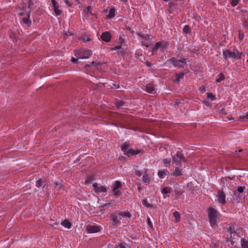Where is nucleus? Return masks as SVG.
Listing matches in <instances>:
<instances>
[{
    "instance_id": "f257e3e1",
    "label": "nucleus",
    "mask_w": 248,
    "mask_h": 248,
    "mask_svg": "<svg viewBox=\"0 0 248 248\" xmlns=\"http://www.w3.org/2000/svg\"><path fill=\"white\" fill-rule=\"evenodd\" d=\"M219 216V212L214 208L210 207L208 209V217L212 228L215 229L217 228V219L218 218Z\"/></svg>"
},
{
    "instance_id": "f03ea898",
    "label": "nucleus",
    "mask_w": 248,
    "mask_h": 248,
    "mask_svg": "<svg viewBox=\"0 0 248 248\" xmlns=\"http://www.w3.org/2000/svg\"><path fill=\"white\" fill-rule=\"evenodd\" d=\"M222 54L224 59L228 61L230 59L232 61L241 59L242 53L239 52L237 49H234L232 51L230 49L223 50Z\"/></svg>"
},
{
    "instance_id": "7ed1b4c3",
    "label": "nucleus",
    "mask_w": 248,
    "mask_h": 248,
    "mask_svg": "<svg viewBox=\"0 0 248 248\" xmlns=\"http://www.w3.org/2000/svg\"><path fill=\"white\" fill-rule=\"evenodd\" d=\"M172 163L176 164L178 166H182V162H186L187 160L185 158L182 151H177L176 154L172 156Z\"/></svg>"
},
{
    "instance_id": "20e7f679",
    "label": "nucleus",
    "mask_w": 248,
    "mask_h": 248,
    "mask_svg": "<svg viewBox=\"0 0 248 248\" xmlns=\"http://www.w3.org/2000/svg\"><path fill=\"white\" fill-rule=\"evenodd\" d=\"M91 55V50L87 49H79L78 50L75 54V56L80 59H88Z\"/></svg>"
},
{
    "instance_id": "39448f33",
    "label": "nucleus",
    "mask_w": 248,
    "mask_h": 248,
    "mask_svg": "<svg viewBox=\"0 0 248 248\" xmlns=\"http://www.w3.org/2000/svg\"><path fill=\"white\" fill-rule=\"evenodd\" d=\"M109 217L112 221L111 224L113 227L116 228L121 224L119 215L116 213V211L110 214Z\"/></svg>"
},
{
    "instance_id": "423d86ee",
    "label": "nucleus",
    "mask_w": 248,
    "mask_h": 248,
    "mask_svg": "<svg viewBox=\"0 0 248 248\" xmlns=\"http://www.w3.org/2000/svg\"><path fill=\"white\" fill-rule=\"evenodd\" d=\"M168 46V43L165 41H159L155 43V46L152 49L153 54L156 53L157 50L160 48L161 50H165Z\"/></svg>"
},
{
    "instance_id": "0eeeda50",
    "label": "nucleus",
    "mask_w": 248,
    "mask_h": 248,
    "mask_svg": "<svg viewBox=\"0 0 248 248\" xmlns=\"http://www.w3.org/2000/svg\"><path fill=\"white\" fill-rule=\"evenodd\" d=\"M172 66L178 68L184 67V65L187 63V59L183 58L181 60H177L175 57H172Z\"/></svg>"
},
{
    "instance_id": "6e6552de",
    "label": "nucleus",
    "mask_w": 248,
    "mask_h": 248,
    "mask_svg": "<svg viewBox=\"0 0 248 248\" xmlns=\"http://www.w3.org/2000/svg\"><path fill=\"white\" fill-rule=\"evenodd\" d=\"M217 202L222 205H224L226 203V195L223 190H218L216 195Z\"/></svg>"
},
{
    "instance_id": "1a4fd4ad",
    "label": "nucleus",
    "mask_w": 248,
    "mask_h": 248,
    "mask_svg": "<svg viewBox=\"0 0 248 248\" xmlns=\"http://www.w3.org/2000/svg\"><path fill=\"white\" fill-rule=\"evenodd\" d=\"M87 232L90 233H95L100 231V228L97 225H88L86 227Z\"/></svg>"
},
{
    "instance_id": "9d476101",
    "label": "nucleus",
    "mask_w": 248,
    "mask_h": 248,
    "mask_svg": "<svg viewBox=\"0 0 248 248\" xmlns=\"http://www.w3.org/2000/svg\"><path fill=\"white\" fill-rule=\"evenodd\" d=\"M53 10L56 16H60L62 14V11L59 9L60 5L55 0H51Z\"/></svg>"
},
{
    "instance_id": "9b49d317",
    "label": "nucleus",
    "mask_w": 248,
    "mask_h": 248,
    "mask_svg": "<svg viewBox=\"0 0 248 248\" xmlns=\"http://www.w3.org/2000/svg\"><path fill=\"white\" fill-rule=\"evenodd\" d=\"M93 186L94 188V192L96 193L100 192H106L107 191V187L105 186H99L97 183H94L93 184Z\"/></svg>"
},
{
    "instance_id": "f8f14e48",
    "label": "nucleus",
    "mask_w": 248,
    "mask_h": 248,
    "mask_svg": "<svg viewBox=\"0 0 248 248\" xmlns=\"http://www.w3.org/2000/svg\"><path fill=\"white\" fill-rule=\"evenodd\" d=\"M100 38L103 41L109 42L111 40V35L109 31H107L102 33Z\"/></svg>"
},
{
    "instance_id": "ddd939ff",
    "label": "nucleus",
    "mask_w": 248,
    "mask_h": 248,
    "mask_svg": "<svg viewBox=\"0 0 248 248\" xmlns=\"http://www.w3.org/2000/svg\"><path fill=\"white\" fill-rule=\"evenodd\" d=\"M116 213L119 215L120 217H122L123 218H130L131 217V215L129 212L122 211L120 210H117Z\"/></svg>"
},
{
    "instance_id": "4468645a",
    "label": "nucleus",
    "mask_w": 248,
    "mask_h": 248,
    "mask_svg": "<svg viewBox=\"0 0 248 248\" xmlns=\"http://www.w3.org/2000/svg\"><path fill=\"white\" fill-rule=\"evenodd\" d=\"M140 152V150H135L132 149H129L125 153V155H126L128 156H131L134 155H136L139 154Z\"/></svg>"
},
{
    "instance_id": "2eb2a0df",
    "label": "nucleus",
    "mask_w": 248,
    "mask_h": 248,
    "mask_svg": "<svg viewBox=\"0 0 248 248\" xmlns=\"http://www.w3.org/2000/svg\"><path fill=\"white\" fill-rule=\"evenodd\" d=\"M115 204V201L114 200H111L108 203H106L101 206H100L99 208L100 210H102V208L110 207Z\"/></svg>"
},
{
    "instance_id": "dca6fc26",
    "label": "nucleus",
    "mask_w": 248,
    "mask_h": 248,
    "mask_svg": "<svg viewBox=\"0 0 248 248\" xmlns=\"http://www.w3.org/2000/svg\"><path fill=\"white\" fill-rule=\"evenodd\" d=\"M31 13V11H28L27 13L26 16L23 17L22 21L24 23L30 25L31 23V21L30 20Z\"/></svg>"
},
{
    "instance_id": "f3484780",
    "label": "nucleus",
    "mask_w": 248,
    "mask_h": 248,
    "mask_svg": "<svg viewBox=\"0 0 248 248\" xmlns=\"http://www.w3.org/2000/svg\"><path fill=\"white\" fill-rule=\"evenodd\" d=\"M145 90L147 92L150 93H154L155 90V86L153 83H149L146 85Z\"/></svg>"
},
{
    "instance_id": "a211bd4d",
    "label": "nucleus",
    "mask_w": 248,
    "mask_h": 248,
    "mask_svg": "<svg viewBox=\"0 0 248 248\" xmlns=\"http://www.w3.org/2000/svg\"><path fill=\"white\" fill-rule=\"evenodd\" d=\"M116 9L114 7L110 8L108 14L107 16V18L111 19L115 16Z\"/></svg>"
},
{
    "instance_id": "6ab92c4d",
    "label": "nucleus",
    "mask_w": 248,
    "mask_h": 248,
    "mask_svg": "<svg viewBox=\"0 0 248 248\" xmlns=\"http://www.w3.org/2000/svg\"><path fill=\"white\" fill-rule=\"evenodd\" d=\"M171 191V188L170 187H164L163 188H162L161 190V192L164 195L163 198L166 199V196L165 195L170 193Z\"/></svg>"
},
{
    "instance_id": "aec40b11",
    "label": "nucleus",
    "mask_w": 248,
    "mask_h": 248,
    "mask_svg": "<svg viewBox=\"0 0 248 248\" xmlns=\"http://www.w3.org/2000/svg\"><path fill=\"white\" fill-rule=\"evenodd\" d=\"M61 225L67 229H70L72 227L71 223L68 220L65 219L61 222Z\"/></svg>"
},
{
    "instance_id": "412c9836",
    "label": "nucleus",
    "mask_w": 248,
    "mask_h": 248,
    "mask_svg": "<svg viewBox=\"0 0 248 248\" xmlns=\"http://www.w3.org/2000/svg\"><path fill=\"white\" fill-rule=\"evenodd\" d=\"M182 170L179 167H176L172 174V175L175 176H179L182 175Z\"/></svg>"
},
{
    "instance_id": "4be33fe9",
    "label": "nucleus",
    "mask_w": 248,
    "mask_h": 248,
    "mask_svg": "<svg viewBox=\"0 0 248 248\" xmlns=\"http://www.w3.org/2000/svg\"><path fill=\"white\" fill-rule=\"evenodd\" d=\"M122 187V183L121 182L119 181H116L114 182V184L112 186V189H119L121 188Z\"/></svg>"
},
{
    "instance_id": "5701e85b",
    "label": "nucleus",
    "mask_w": 248,
    "mask_h": 248,
    "mask_svg": "<svg viewBox=\"0 0 248 248\" xmlns=\"http://www.w3.org/2000/svg\"><path fill=\"white\" fill-rule=\"evenodd\" d=\"M167 172H168L167 170H159L158 171V175L159 178H163L164 176L167 174Z\"/></svg>"
},
{
    "instance_id": "b1692460",
    "label": "nucleus",
    "mask_w": 248,
    "mask_h": 248,
    "mask_svg": "<svg viewBox=\"0 0 248 248\" xmlns=\"http://www.w3.org/2000/svg\"><path fill=\"white\" fill-rule=\"evenodd\" d=\"M129 145L127 143H124L122 146L121 150L124 154L129 150Z\"/></svg>"
},
{
    "instance_id": "393cba45",
    "label": "nucleus",
    "mask_w": 248,
    "mask_h": 248,
    "mask_svg": "<svg viewBox=\"0 0 248 248\" xmlns=\"http://www.w3.org/2000/svg\"><path fill=\"white\" fill-rule=\"evenodd\" d=\"M173 217H175V222H178L180 220L181 216L178 211H175L173 214Z\"/></svg>"
},
{
    "instance_id": "a878e982",
    "label": "nucleus",
    "mask_w": 248,
    "mask_h": 248,
    "mask_svg": "<svg viewBox=\"0 0 248 248\" xmlns=\"http://www.w3.org/2000/svg\"><path fill=\"white\" fill-rule=\"evenodd\" d=\"M172 57L170 59L166 61V62L164 63V66L168 67V68H171L172 65Z\"/></svg>"
},
{
    "instance_id": "bb28decb",
    "label": "nucleus",
    "mask_w": 248,
    "mask_h": 248,
    "mask_svg": "<svg viewBox=\"0 0 248 248\" xmlns=\"http://www.w3.org/2000/svg\"><path fill=\"white\" fill-rule=\"evenodd\" d=\"M184 76V73H183L182 72L178 73V74H176V76H175V77H176V79H175L176 81L177 82H179L181 79L183 78Z\"/></svg>"
},
{
    "instance_id": "cd10ccee",
    "label": "nucleus",
    "mask_w": 248,
    "mask_h": 248,
    "mask_svg": "<svg viewBox=\"0 0 248 248\" xmlns=\"http://www.w3.org/2000/svg\"><path fill=\"white\" fill-rule=\"evenodd\" d=\"M239 120L243 121H248V112L239 116Z\"/></svg>"
},
{
    "instance_id": "c85d7f7f",
    "label": "nucleus",
    "mask_w": 248,
    "mask_h": 248,
    "mask_svg": "<svg viewBox=\"0 0 248 248\" xmlns=\"http://www.w3.org/2000/svg\"><path fill=\"white\" fill-rule=\"evenodd\" d=\"M241 245L242 248H248V241L245 239H241Z\"/></svg>"
},
{
    "instance_id": "c756f323",
    "label": "nucleus",
    "mask_w": 248,
    "mask_h": 248,
    "mask_svg": "<svg viewBox=\"0 0 248 248\" xmlns=\"http://www.w3.org/2000/svg\"><path fill=\"white\" fill-rule=\"evenodd\" d=\"M225 79V76L222 73H220L218 75V78L216 79V81L217 82H220Z\"/></svg>"
},
{
    "instance_id": "7c9ffc66",
    "label": "nucleus",
    "mask_w": 248,
    "mask_h": 248,
    "mask_svg": "<svg viewBox=\"0 0 248 248\" xmlns=\"http://www.w3.org/2000/svg\"><path fill=\"white\" fill-rule=\"evenodd\" d=\"M44 185H45L44 182L41 179H39V180H38L36 181V184H35V186L37 187H41L42 186H44Z\"/></svg>"
},
{
    "instance_id": "2f4dec72",
    "label": "nucleus",
    "mask_w": 248,
    "mask_h": 248,
    "mask_svg": "<svg viewBox=\"0 0 248 248\" xmlns=\"http://www.w3.org/2000/svg\"><path fill=\"white\" fill-rule=\"evenodd\" d=\"M163 163L165 164V167H170V166L171 160L170 158H165L163 159Z\"/></svg>"
},
{
    "instance_id": "473e14b6",
    "label": "nucleus",
    "mask_w": 248,
    "mask_h": 248,
    "mask_svg": "<svg viewBox=\"0 0 248 248\" xmlns=\"http://www.w3.org/2000/svg\"><path fill=\"white\" fill-rule=\"evenodd\" d=\"M183 31L186 34L189 33L191 32V29L187 25L184 26L183 28Z\"/></svg>"
},
{
    "instance_id": "72a5a7b5",
    "label": "nucleus",
    "mask_w": 248,
    "mask_h": 248,
    "mask_svg": "<svg viewBox=\"0 0 248 248\" xmlns=\"http://www.w3.org/2000/svg\"><path fill=\"white\" fill-rule=\"evenodd\" d=\"M143 181L145 183H149L150 182V178L148 177L147 174H144L142 177Z\"/></svg>"
},
{
    "instance_id": "f704fd0d",
    "label": "nucleus",
    "mask_w": 248,
    "mask_h": 248,
    "mask_svg": "<svg viewBox=\"0 0 248 248\" xmlns=\"http://www.w3.org/2000/svg\"><path fill=\"white\" fill-rule=\"evenodd\" d=\"M112 191L114 193V196L115 198H118L121 194V192L120 190H119V189H115L114 190V189H112Z\"/></svg>"
},
{
    "instance_id": "c9c22d12",
    "label": "nucleus",
    "mask_w": 248,
    "mask_h": 248,
    "mask_svg": "<svg viewBox=\"0 0 248 248\" xmlns=\"http://www.w3.org/2000/svg\"><path fill=\"white\" fill-rule=\"evenodd\" d=\"M124 101L122 100H119L116 102V106L117 108H119L124 105Z\"/></svg>"
},
{
    "instance_id": "e433bc0d",
    "label": "nucleus",
    "mask_w": 248,
    "mask_h": 248,
    "mask_svg": "<svg viewBox=\"0 0 248 248\" xmlns=\"http://www.w3.org/2000/svg\"><path fill=\"white\" fill-rule=\"evenodd\" d=\"M207 96L208 98H210L212 101L216 99V97L212 93H207Z\"/></svg>"
},
{
    "instance_id": "4c0bfd02",
    "label": "nucleus",
    "mask_w": 248,
    "mask_h": 248,
    "mask_svg": "<svg viewBox=\"0 0 248 248\" xmlns=\"http://www.w3.org/2000/svg\"><path fill=\"white\" fill-rule=\"evenodd\" d=\"M246 189L245 186H238L237 188V191L239 193H242Z\"/></svg>"
},
{
    "instance_id": "58836bf2",
    "label": "nucleus",
    "mask_w": 248,
    "mask_h": 248,
    "mask_svg": "<svg viewBox=\"0 0 248 248\" xmlns=\"http://www.w3.org/2000/svg\"><path fill=\"white\" fill-rule=\"evenodd\" d=\"M94 180V177L93 176H88L85 182V183L86 184L89 183L91 181H93Z\"/></svg>"
},
{
    "instance_id": "ea45409f",
    "label": "nucleus",
    "mask_w": 248,
    "mask_h": 248,
    "mask_svg": "<svg viewBox=\"0 0 248 248\" xmlns=\"http://www.w3.org/2000/svg\"><path fill=\"white\" fill-rule=\"evenodd\" d=\"M142 203L144 206L147 207H150L151 206V205L148 202L147 200L146 199L143 200Z\"/></svg>"
},
{
    "instance_id": "a19ab883",
    "label": "nucleus",
    "mask_w": 248,
    "mask_h": 248,
    "mask_svg": "<svg viewBox=\"0 0 248 248\" xmlns=\"http://www.w3.org/2000/svg\"><path fill=\"white\" fill-rule=\"evenodd\" d=\"M240 0H231L230 3L232 6L234 7L236 6Z\"/></svg>"
},
{
    "instance_id": "79ce46f5",
    "label": "nucleus",
    "mask_w": 248,
    "mask_h": 248,
    "mask_svg": "<svg viewBox=\"0 0 248 248\" xmlns=\"http://www.w3.org/2000/svg\"><path fill=\"white\" fill-rule=\"evenodd\" d=\"M33 2L32 0H29V3H28V8L30 9V11L31 10H32L33 9Z\"/></svg>"
},
{
    "instance_id": "37998d69",
    "label": "nucleus",
    "mask_w": 248,
    "mask_h": 248,
    "mask_svg": "<svg viewBox=\"0 0 248 248\" xmlns=\"http://www.w3.org/2000/svg\"><path fill=\"white\" fill-rule=\"evenodd\" d=\"M81 39L84 42H87L90 40V38L85 35H82L81 36Z\"/></svg>"
},
{
    "instance_id": "c03bdc74",
    "label": "nucleus",
    "mask_w": 248,
    "mask_h": 248,
    "mask_svg": "<svg viewBox=\"0 0 248 248\" xmlns=\"http://www.w3.org/2000/svg\"><path fill=\"white\" fill-rule=\"evenodd\" d=\"M92 8L91 6H88L87 7V9L86 10V12L89 13L90 15H92L93 13L92 12Z\"/></svg>"
},
{
    "instance_id": "a18cd8bd",
    "label": "nucleus",
    "mask_w": 248,
    "mask_h": 248,
    "mask_svg": "<svg viewBox=\"0 0 248 248\" xmlns=\"http://www.w3.org/2000/svg\"><path fill=\"white\" fill-rule=\"evenodd\" d=\"M139 35L140 36V37L143 39H144V40H148L149 39V36L147 34H139Z\"/></svg>"
},
{
    "instance_id": "49530a36",
    "label": "nucleus",
    "mask_w": 248,
    "mask_h": 248,
    "mask_svg": "<svg viewBox=\"0 0 248 248\" xmlns=\"http://www.w3.org/2000/svg\"><path fill=\"white\" fill-rule=\"evenodd\" d=\"M121 48H122V46L119 45V46H116L114 47L110 48V50L112 51L120 49H121Z\"/></svg>"
},
{
    "instance_id": "de8ad7c7",
    "label": "nucleus",
    "mask_w": 248,
    "mask_h": 248,
    "mask_svg": "<svg viewBox=\"0 0 248 248\" xmlns=\"http://www.w3.org/2000/svg\"><path fill=\"white\" fill-rule=\"evenodd\" d=\"M244 37V34L243 32H242L241 31H239V38L240 39V40H242L243 38Z\"/></svg>"
},
{
    "instance_id": "09e8293b",
    "label": "nucleus",
    "mask_w": 248,
    "mask_h": 248,
    "mask_svg": "<svg viewBox=\"0 0 248 248\" xmlns=\"http://www.w3.org/2000/svg\"><path fill=\"white\" fill-rule=\"evenodd\" d=\"M64 3H65L68 7H71L73 5L72 2L69 1L68 0H63Z\"/></svg>"
},
{
    "instance_id": "8fccbe9b",
    "label": "nucleus",
    "mask_w": 248,
    "mask_h": 248,
    "mask_svg": "<svg viewBox=\"0 0 248 248\" xmlns=\"http://www.w3.org/2000/svg\"><path fill=\"white\" fill-rule=\"evenodd\" d=\"M118 245L120 248H127L126 247V244L124 243H119Z\"/></svg>"
},
{
    "instance_id": "3c124183",
    "label": "nucleus",
    "mask_w": 248,
    "mask_h": 248,
    "mask_svg": "<svg viewBox=\"0 0 248 248\" xmlns=\"http://www.w3.org/2000/svg\"><path fill=\"white\" fill-rule=\"evenodd\" d=\"M79 59V58H78V57H77V58H75L74 57H72L71 58V62L73 63H76L78 62V60Z\"/></svg>"
},
{
    "instance_id": "603ef678",
    "label": "nucleus",
    "mask_w": 248,
    "mask_h": 248,
    "mask_svg": "<svg viewBox=\"0 0 248 248\" xmlns=\"http://www.w3.org/2000/svg\"><path fill=\"white\" fill-rule=\"evenodd\" d=\"M176 194H181L182 193V191L181 190L175 189L174 191Z\"/></svg>"
},
{
    "instance_id": "864d4df0",
    "label": "nucleus",
    "mask_w": 248,
    "mask_h": 248,
    "mask_svg": "<svg viewBox=\"0 0 248 248\" xmlns=\"http://www.w3.org/2000/svg\"><path fill=\"white\" fill-rule=\"evenodd\" d=\"M145 64H146V66H147V67H151V66H152V65H153V64H152L150 62H148V61H146V62H145Z\"/></svg>"
},
{
    "instance_id": "5fc2aeb1",
    "label": "nucleus",
    "mask_w": 248,
    "mask_h": 248,
    "mask_svg": "<svg viewBox=\"0 0 248 248\" xmlns=\"http://www.w3.org/2000/svg\"><path fill=\"white\" fill-rule=\"evenodd\" d=\"M147 223H148V225H149L150 226H152V222H151L150 218H147Z\"/></svg>"
},
{
    "instance_id": "6e6d98bb",
    "label": "nucleus",
    "mask_w": 248,
    "mask_h": 248,
    "mask_svg": "<svg viewBox=\"0 0 248 248\" xmlns=\"http://www.w3.org/2000/svg\"><path fill=\"white\" fill-rule=\"evenodd\" d=\"M200 90L202 92L204 93L205 91V89L204 86H202L200 88Z\"/></svg>"
},
{
    "instance_id": "4d7b16f0",
    "label": "nucleus",
    "mask_w": 248,
    "mask_h": 248,
    "mask_svg": "<svg viewBox=\"0 0 248 248\" xmlns=\"http://www.w3.org/2000/svg\"><path fill=\"white\" fill-rule=\"evenodd\" d=\"M239 202H242V200L244 198V197L242 198V196H241V197H239Z\"/></svg>"
},
{
    "instance_id": "13d9d810",
    "label": "nucleus",
    "mask_w": 248,
    "mask_h": 248,
    "mask_svg": "<svg viewBox=\"0 0 248 248\" xmlns=\"http://www.w3.org/2000/svg\"><path fill=\"white\" fill-rule=\"evenodd\" d=\"M232 228L231 227H230L228 229V231H230L231 233H232Z\"/></svg>"
},
{
    "instance_id": "bf43d9fd",
    "label": "nucleus",
    "mask_w": 248,
    "mask_h": 248,
    "mask_svg": "<svg viewBox=\"0 0 248 248\" xmlns=\"http://www.w3.org/2000/svg\"><path fill=\"white\" fill-rule=\"evenodd\" d=\"M170 6H172V5H174V4L172 3H170Z\"/></svg>"
},
{
    "instance_id": "052dcab7",
    "label": "nucleus",
    "mask_w": 248,
    "mask_h": 248,
    "mask_svg": "<svg viewBox=\"0 0 248 248\" xmlns=\"http://www.w3.org/2000/svg\"><path fill=\"white\" fill-rule=\"evenodd\" d=\"M242 151V149H240V150H238V153H240V152H241Z\"/></svg>"
},
{
    "instance_id": "680f3d73",
    "label": "nucleus",
    "mask_w": 248,
    "mask_h": 248,
    "mask_svg": "<svg viewBox=\"0 0 248 248\" xmlns=\"http://www.w3.org/2000/svg\"><path fill=\"white\" fill-rule=\"evenodd\" d=\"M136 55H138V56H140V55L139 53H138L137 52L136 53Z\"/></svg>"
},
{
    "instance_id": "e2e57ef3",
    "label": "nucleus",
    "mask_w": 248,
    "mask_h": 248,
    "mask_svg": "<svg viewBox=\"0 0 248 248\" xmlns=\"http://www.w3.org/2000/svg\"><path fill=\"white\" fill-rule=\"evenodd\" d=\"M95 63H96V62H94V61H93V62H92V64H95Z\"/></svg>"
},
{
    "instance_id": "0e129e2a",
    "label": "nucleus",
    "mask_w": 248,
    "mask_h": 248,
    "mask_svg": "<svg viewBox=\"0 0 248 248\" xmlns=\"http://www.w3.org/2000/svg\"><path fill=\"white\" fill-rule=\"evenodd\" d=\"M107 11H108V10H105V12H107Z\"/></svg>"
},
{
    "instance_id": "69168bd1",
    "label": "nucleus",
    "mask_w": 248,
    "mask_h": 248,
    "mask_svg": "<svg viewBox=\"0 0 248 248\" xmlns=\"http://www.w3.org/2000/svg\"><path fill=\"white\" fill-rule=\"evenodd\" d=\"M24 15V13H22L21 14V15H22V16H23Z\"/></svg>"
},
{
    "instance_id": "338daca9",
    "label": "nucleus",
    "mask_w": 248,
    "mask_h": 248,
    "mask_svg": "<svg viewBox=\"0 0 248 248\" xmlns=\"http://www.w3.org/2000/svg\"><path fill=\"white\" fill-rule=\"evenodd\" d=\"M247 62H248V59L247 60Z\"/></svg>"
}]
</instances>
